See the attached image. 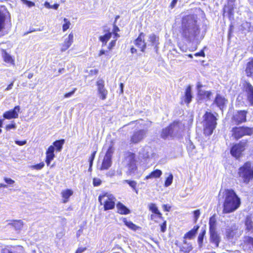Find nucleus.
Listing matches in <instances>:
<instances>
[{
    "instance_id": "obj_1",
    "label": "nucleus",
    "mask_w": 253,
    "mask_h": 253,
    "mask_svg": "<svg viewBox=\"0 0 253 253\" xmlns=\"http://www.w3.org/2000/svg\"><path fill=\"white\" fill-rule=\"evenodd\" d=\"M219 200H223V212L231 213L236 211L240 206L241 200L232 189L220 190L218 194Z\"/></svg>"
},
{
    "instance_id": "obj_2",
    "label": "nucleus",
    "mask_w": 253,
    "mask_h": 253,
    "mask_svg": "<svg viewBox=\"0 0 253 253\" xmlns=\"http://www.w3.org/2000/svg\"><path fill=\"white\" fill-rule=\"evenodd\" d=\"M197 17L192 14L184 16L181 21V34L189 41H193L199 35L200 30Z\"/></svg>"
},
{
    "instance_id": "obj_3",
    "label": "nucleus",
    "mask_w": 253,
    "mask_h": 253,
    "mask_svg": "<svg viewBox=\"0 0 253 253\" xmlns=\"http://www.w3.org/2000/svg\"><path fill=\"white\" fill-rule=\"evenodd\" d=\"M237 174L240 181L248 184L253 180V163L250 162L245 163L238 169Z\"/></svg>"
},
{
    "instance_id": "obj_4",
    "label": "nucleus",
    "mask_w": 253,
    "mask_h": 253,
    "mask_svg": "<svg viewBox=\"0 0 253 253\" xmlns=\"http://www.w3.org/2000/svg\"><path fill=\"white\" fill-rule=\"evenodd\" d=\"M204 133L207 135H211L216 127V118L211 113L206 112L204 116Z\"/></svg>"
},
{
    "instance_id": "obj_5",
    "label": "nucleus",
    "mask_w": 253,
    "mask_h": 253,
    "mask_svg": "<svg viewBox=\"0 0 253 253\" xmlns=\"http://www.w3.org/2000/svg\"><path fill=\"white\" fill-rule=\"evenodd\" d=\"M98 201L101 205L104 206L105 211L113 209L115 207L116 198L109 193H105L100 195Z\"/></svg>"
},
{
    "instance_id": "obj_6",
    "label": "nucleus",
    "mask_w": 253,
    "mask_h": 253,
    "mask_svg": "<svg viewBox=\"0 0 253 253\" xmlns=\"http://www.w3.org/2000/svg\"><path fill=\"white\" fill-rule=\"evenodd\" d=\"M231 136L235 139H239L245 135L253 134V128L248 127H234L231 130Z\"/></svg>"
},
{
    "instance_id": "obj_7",
    "label": "nucleus",
    "mask_w": 253,
    "mask_h": 253,
    "mask_svg": "<svg viewBox=\"0 0 253 253\" xmlns=\"http://www.w3.org/2000/svg\"><path fill=\"white\" fill-rule=\"evenodd\" d=\"M247 147V141H241L238 143L235 144L232 147L230 150L231 154L236 158H239L243 155V152Z\"/></svg>"
},
{
    "instance_id": "obj_8",
    "label": "nucleus",
    "mask_w": 253,
    "mask_h": 253,
    "mask_svg": "<svg viewBox=\"0 0 253 253\" xmlns=\"http://www.w3.org/2000/svg\"><path fill=\"white\" fill-rule=\"evenodd\" d=\"M127 162V172L129 174L134 173L137 169L135 155L132 153H129L126 158Z\"/></svg>"
},
{
    "instance_id": "obj_9",
    "label": "nucleus",
    "mask_w": 253,
    "mask_h": 253,
    "mask_svg": "<svg viewBox=\"0 0 253 253\" xmlns=\"http://www.w3.org/2000/svg\"><path fill=\"white\" fill-rule=\"evenodd\" d=\"M114 152V149L110 147L108 149L102 162V165L100 168V170L108 169L112 165V156Z\"/></svg>"
},
{
    "instance_id": "obj_10",
    "label": "nucleus",
    "mask_w": 253,
    "mask_h": 253,
    "mask_svg": "<svg viewBox=\"0 0 253 253\" xmlns=\"http://www.w3.org/2000/svg\"><path fill=\"white\" fill-rule=\"evenodd\" d=\"M247 112L245 111H238L234 113L231 121L235 125H239L246 121Z\"/></svg>"
},
{
    "instance_id": "obj_11",
    "label": "nucleus",
    "mask_w": 253,
    "mask_h": 253,
    "mask_svg": "<svg viewBox=\"0 0 253 253\" xmlns=\"http://www.w3.org/2000/svg\"><path fill=\"white\" fill-rule=\"evenodd\" d=\"M97 86V93L99 97L101 100H105L107 98L108 91L105 87L104 81L102 79L98 80L96 82Z\"/></svg>"
},
{
    "instance_id": "obj_12",
    "label": "nucleus",
    "mask_w": 253,
    "mask_h": 253,
    "mask_svg": "<svg viewBox=\"0 0 253 253\" xmlns=\"http://www.w3.org/2000/svg\"><path fill=\"white\" fill-rule=\"evenodd\" d=\"M147 130L140 129L133 132L130 137V142L136 144L142 141L146 137Z\"/></svg>"
},
{
    "instance_id": "obj_13",
    "label": "nucleus",
    "mask_w": 253,
    "mask_h": 253,
    "mask_svg": "<svg viewBox=\"0 0 253 253\" xmlns=\"http://www.w3.org/2000/svg\"><path fill=\"white\" fill-rule=\"evenodd\" d=\"M225 236L229 240L232 239L234 237L239 236L238 233V227L235 224H233L226 228Z\"/></svg>"
},
{
    "instance_id": "obj_14",
    "label": "nucleus",
    "mask_w": 253,
    "mask_h": 253,
    "mask_svg": "<svg viewBox=\"0 0 253 253\" xmlns=\"http://www.w3.org/2000/svg\"><path fill=\"white\" fill-rule=\"evenodd\" d=\"M169 126L173 137L179 135L184 129V125L179 122H174Z\"/></svg>"
},
{
    "instance_id": "obj_15",
    "label": "nucleus",
    "mask_w": 253,
    "mask_h": 253,
    "mask_svg": "<svg viewBox=\"0 0 253 253\" xmlns=\"http://www.w3.org/2000/svg\"><path fill=\"white\" fill-rule=\"evenodd\" d=\"M145 35L141 32L140 33L138 38L135 40V44L139 48L142 52H144L147 46V43L145 41Z\"/></svg>"
},
{
    "instance_id": "obj_16",
    "label": "nucleus",
    "mask_w": 253,
    "mask_h": 253,
    "mask_svg": "<svg viewBox=\"0 0 253 253\" xmlns=\"http://www.w3.org/2000/svg\"><path fill=\"white\" fill-rule=\"evenodd\" d=\"M74 34L72 32L69 34L68 37L65 38L63 43L61 45V52H63L68 49L74 42Z\"/></svg>"
},
{
    "instance_id": "obj_17",
    "label": "nucleus",
    "mask_w": 253,
    "mask_h": 253,
    "mask_svg": "<svg viewBox=\"0 0 253 253\" xmlns=\"http://www.w3.org/2000/svg\"><path fill=\"white\" fill-rule=\"evenodd\" d=\"M20 108L19 106H16L13 110L5 112L3 114V117L4 119L8 120L17 118L18 117V113L20 112Z\"/></svg>"
},
{
    "instance_id": "obj_18",
    "label": "nucleus",
    "mask_w": 253,
    "mask_h": 253,
    "mask_svg": "<svg viewBox=\"0 0 253 253\" xmlns=\"http://www.w3.org/2000/svg\"><path fill=\"white\" fill-rule=\"evenodd\" d=\"M139 154L142 156L144 159H152L155 157V154L151 148L149 146H145L139 151Z\"/></svg>"
},
{
    "instance_id": "obj_19",
    "label": "nucleus",
    "mask_w": 253,
    "mask_h": 253,
    "mask_svg": "<svg viewBox=\"0 0 253 253\" xmlns=\"http://www.w3.org/2000/svg\"><path fill=\"white\" fill-rule=\"evenodd\" d=\"M148 46H154L155 49L156 51L158 50V45L159 44V37L155 34L152 33L148 36Z\"/></svg>"
},
{
    "instance_id": "obj_20",
    "label": "nucleus",
    "mask_w": 253,
    "mask_h": 253,
    "mask_svg": "<svg viewBox=\"0 0 253 253\" xmlns=\"http://www.w3.org/2000/svg\"><path fill=\"white\" fill-rule=\"evenodd\" d=\"M55 148L53 146L50 145L46 151L45 162L47 166H49L51 161L55 158L54 155Z\"/></svg>"
},
{
    "instance_id": "obj_21",
    "label": "nucleus",
    "mask_w": 253,
    "mask_h": 253,
    "mask_svg": "<svg viewBox=\"0 0 253 253\" xmlns=\"http://www.w3.org/2000/svg\"><path fill=\"white\" fill-rule=\"evenodd\" d=\"M245 89L249 102L253 105V86L250 83H247L245 85Z\"/></svg>"
},
{
    "instance_id": "obj_22",
    "label": "nucleus",
    "mask_w": 253,
    "mask_h": 253,
    "mask_svg": "<svg viewBox=\"0 0 253 253\" xmlns=\"http://www.w3.org/2000/svg\"><path fill=\"white\" fill-rule=\"evenodd\" d=\"M210 242L215 245L216 247H218L220 239L219 235L215 230L210 231Z\"/></svg>"
},
{
    "instance_id": "obj_23",
    "label": "nucleus",
    "mask_w": 253,
    "mask_h": 253,
    "mask_svg": "<svg viewBox=\"0 0 253 253\" xmlns=\"http://www.w3.org/2000/svg\"><path fill=\"white\" fill-rule=\"evenodd\" d=\"M227 101V100L225 99L224 97L219 94H217L216 96L214 102L220 109H222L224 107Z\"/></svg>"
},
{
    "instance_id": "obj_24",
    "label": "nucleus",
    "mask_w": 253,
    "mask_h": 253,
    "mask_svg": "<svg viewBox=\"0 0 253 253\" xmlns=\"http://www.w3.org/2000/svg\"><path fill=\"white\" fill-rule=\"evenodd\" d=\"M193 249V247L190 243H188L185 240L183 242L182 244L180 246V251L184 253H189Z\"/></svg>"
},
{
    "instance_id": "obj_25",
    "label": "nucleus",
    "mask_w": 253,
    "mask_h": 253,
    "mask_svg": "<svg viewBox=\"0 0 253 253\" xmlns=\"http://www.w3.org/2000/svg\"><path fill=\"white\" fill-rule=\"evenodd\" d=\"M245 226L246 232L253 233V221L251 216H248L245 220Z\"/></svg>"
},
{
    "instance_id": "obj_26",
    "label": "nucleus",
    "mask_w": 253,
    "mask_h": 253,
    "mask_svg": "<svg viewBox=\"0 0 253 253\" xmlns=\"http://www.w3.org/2000/svg\"><path fill=\"white\" fill-rule=\"evenodd\" d=\"M212 95L211 91L205 90H199V93H198V97L202 99L210 100Z\"/></svg>"
},
{
    "instance_id": "obj_27",
    "label": "nucleus",
    "mask_w": 253,
    "mask_h": 253,
    "mask_svg": "<svg viewBox=\"0 0 253 253\" xmlns=\"http://www.w3.org/2000/svg\"><path fill=\"white\" fill-rule=\"evenodd\" d=\"M1 54L4 62L11 64H14V60L12 58L11 56L5 50L1 49Z\"/></svg>"
},
{
    "instance_id": "obj_28",
    "label": "nucleus",
    "mask_w": 253,
    "mask_h": 253,
    "mask_svg": "<svg viewBox=\"0 0 253 253\" xmlns=\"http://www.w3.org/2000/svg\"><path fill=\"white\" fill-rule=\"evenodd\" d=\"M199 228L198 226H195L193 228L186 233L184 236V239H192L195 236Z\"/></svg>"
},
{
    "instance_id": "obj_29",
    "label": "nucleus",
    "mask_w": 253,
    "mask_h": 253,
    "mask_svg": "<svg viewBox=\"0 0 253 253\" xmlns=\"http://www.w3.org/2000/svg\"><path fill=\"white\" fill-rule=\"evenodd\" d=\"M116 207L118 210V212L120 214H127L130 212L129 210L120 202H119L117 204Z\"/></svg>"
},
{
    "instance_id": "obj_30",
    "label": "nucleus",
    "mask_w": 253,
    "mask_h": 253,
    "mask_svg": "<svg viewBox=\"0 0 253 253\" xmlns=\"http://www.w3.org/2000/svg\"><path fill=\"white\" fill-rule=\"evenodd\" d=\"M73 194V191L70 189H66L61 192L62 197L63 199V203H66L68 201L70 196Z\"/></svg>"
},
{
    "instance_id": "obj_31",
    "label": "nucleus",
    "mask_w": 253,
    "mask_h": 253,
    "mask_svg": "<svg viewBox=\"0 0 253 253\" xmlns=\"http://www.w3.org/2000/svg\"><path fill=\"white\" fill-rule=\"evenodd\" d=\"M192 98L191 87L190 86H189L186 89L184 100L186 103L189 104L191 102Z\"/></svg>"
},
{
    "instance_id": "obj_32",
    "label": "nucleus",
    "mask_w": 253,
    "mask_h": 253,
    "mask_svg": "<svg viewBox=\"0 0 253 253\" xmlns=\"http://www.w3.org/2000/svg\"><path fill=\"white\" fill-rule=\"evenodd\" d=\"M112 36V33L108 31L103 36H100L99 40L102 42V46L105 45Z\"/></svg>"
},
{
    "instance_id": "obj_33",
    "label": "nucleus",
    "mask_w": 253,
    "mask_h": 253,
    "mask_svg": "<svg viewBox=\"0 0 253 253\" xmlns=\"http://www.w3.org/2000/svg\"><path fill=\"white\" fill-rule=\"evenodd\" d=\"M169 136L170 137H173L170 128L169 126L167 127H166L165 128H164L161 133V137L163 138L166 139Z\"/></svg>"
},
{
    "instance_id": "obj_34",
    "label": "nucleus",
    "mask_w": 253,
    "mask_h": 253,
    "mask_svg": "<svg viewBox=\"0 0 253 253\" xmlns=\"http://www.w3.org/2000/svg\"><path fill=\"white\" fill-rule=\"evenodd\" d=\"M162 174V171L159 169H156L150 173V174L148 175H147L145 177V179H148L149 178H159Z\"/></svg>"
},
{
    "instance_id": "obj_35",
    "label": "nucleus",
    "mask_w": 253,
    "mask_h": 253,
    "mask_svg": "<svg viewBox=\"0 0 253 253\" xmlns=\"http://www.w3.org/2000/svg\"><path fill=\"white\" fill-rule=\"evenodd\" d=\"M245 72L248 77H251L253 74V59L247 64Z\"/></svg>"
},
{
    "instance_id": "obj_36",
    "label": "nucleus",
    "mask_w": 253,
    "mask_h": 253,
    "mask_svg": "<svg viewBox=\"0 0 253 253\" xmlns=\"http://www.w3.org/2000/svg\"><path fill=\"white\" fill-rule=\"evenodd\" d=\"M123 221L125 224L129 229L136 231L139 227L133 223L131 221H128L126 218H124Z\"/></svg>"
},
{
    "instance_id": "obj_37",
    "label": "nucleus",
    "mask_w": 253,
    "mask_h": 253,
    "mask_svg": "<svg viewBox=\"0 0 253 253\" xmlns=\"http://www.w3.org/2000/svg\"><path fill=\"white\" fill-rule=\"evenodd\" d=\"M65 142L64 139L56 140L53 143V146L55 147L56 150L58 152H60L62 149L63 145Z\"/></svg>"
},
{
    "instance_id": "obj_38",
    "label": "nucleus",
    "mask_w": 253,
    "mask_h": 253,
    "mask_svg": "<svg viewBox=\"0 0 253 253\" xmlns=\"http://www.w3.org/2000/svg\"><path fill=\"white\" fill-rule=\"evenodd\" d=\"M15 229L19 230L21 229L23 225V222L22 220H14L10 223Z\"/></svg>"
},
{
    "instance_id": "obj_39",
    "label": "nucleus",
    "mask_w": 253,
    "mask_h": 253,
    "mask_svg": "<svg viewBox=\"0 0 253 253\" xmlns=\"http://www.w3.org/2000/svg\"><path fill=\"white\" fill-rule=\"evenodd\" d=\"M206 234V230H204L202 233H200L198 237V243L199 248L201 249L203 246V240L204 237Z\"/></svg>"
},
{
    "instance_id": "obj_40",
    "label": "nucleus",
    "mask_w": 253,
    "mask_h": 253,
    "mask_svg": "<svg viewBox=\"0 0 253 253\" xmlns=\"http://www.w3.org/2000/svg\"><path fill=\"white\" fill-rule=\"evenodd\" d=\"M5 14L0 10V32L2 31L5 27Z\"/></svg>"
},
{
    "instance_id": "obj_41",
    "label": "nucleus",
    "mask_w": 253,
    "mask_h": 253,
    "mask_svg": "<svg viewBox=\"0 0 253 253\" xmlns=\"http://www.w3.org/2000/svg\"><path fill=\"white\" fill-rule=\"evenodd\" d=\"M149 210L155 214H157L159 216L161 215V213L158 210V208L157 207L156 205L155 204H150L149 206Z\"/></svg>"
},
{
    "instance_id": "obj_42",
    "label": "nucleus",
    "mask_w": 253,
    "mask_h": 253,
    "mask_svg": "<svg viewBox=\"0 0 253 253\" xmlns=\"http://www.w3.org/2000/svg\"><path fill=\"white\" fill-rule=\"evenodd\" d=\"M215 218L214 217H211L209 221L210 231L215 230Z\"/></svg>"
},
{
    "instance_id": "obj_43",
    "label": "nucleus",
    "mask_w": 253,
    "mask_h": 253,
    "mask_svg": "<svg viewBox=\"0 0 253 253\" xmlns=\"http://www.w3.org/2000/svg\"><path fill=\"white\" fill-rule=\"evenodd\" d=\"M173 181V175L171 173H169V176L166 178L165 182V186L168 187L170 185Z\"/></svg>"
},
{
    "instance_id": "obj_44",
    "label": "nucleus",
    "mask_w": 253,
    "mask_h": 253,
    "mask_svg": "<svg viewBox=\"0 0 253 253\" xmlns=\"http://www.w3.org/2000/svg\"><path fill=\"white\" fill-rule=\"evenodd\" d=\"M64 21L65 23L63 25L62 30L63 32H65L69 28L71 25V23L68 19L65 18H64Z\"/></svg>"
},
{
    "instance_id": "obj_45",
    "label": "nucleus",
    "mask_w": 253,
    "mask_h": 253,
    "mask_svg": "<svg viewBox=\"0 0 253 253\" xmlns=\"http://www.w3.org/2000/svg\"><path fill=\"white\" fill-rule=\"evenodd\" d=\"M244 242L246 244L252 245L253 247V238L250 237L249 236H245L244 237Z\"/></svg>"
},
{
    "instance_id": "obj_46",
    "label": "nucleus",
    "mask_w": 253,
    "mask_h": 253,
    "mask_svg": "<svg viewBox=\"0 0 253 253\" xmlns=\"http://www.w3.org/2000/svg\"><path fill=\"white\" fill-rule=\"evenodd\" d=\"M124 182H126L133 189H135V187H136V184H137V183L136 181H130V180H124Z\"/></svg>"
},
{
    "instance_id": "obj_47",
    "label": "nucleus",
    "mask_w": 253,
    "mask_h": 253,
    "mask_svg": "<svg viewBox=\"0 0 253 253\" xmlns=\"http://www.w3.org/2000/svg\"><path fill=\"white\" fill-rule=\"evenodd\" d=\"M21 0L23 2V4H26L29 7L34 6L35 5L34 2L31 1H29L28 0Z\"/></svg>"
},
{
    "instance_id": "obj_48",
    "label": "nucleus",
    "mask_w": 253,
    "mask_h": 253,
    "mask_svg": "<svg viewBox=\"0 0 253 253\" xmlns=\"http://www.w3.org/2000/svg\"><path fill=\"white\" fill-rule=\"evenodd\" d=\"M201 212L199 210H196L194 211V220L196 222L200 215Z\"/></svg>"
},
{
    "instance_id": "obj_49",
    "label": "nucleus",
    "mask_w": 253,
    "mask_h": 253,
    "mask_svg": "<svg viewBox=\"0 0 253 253\" xmlns=\"http://www.w3.org/2000/svg\"><path fill=\"white\" fill-rule=\"evenodd\" d=\"M44 166V164L43 162H41L40 163V164H37V165H34L33 166H32V168L34 169H42L43 167Z\"/></svg>"
},
{
    "instance_id": "obj_50",
    "label": "nucleus",
    "mask_w": 253,
    "mask_h": 253,
    "mask_svg": "<svg viewBox=\"0 0 253 253\" xmlns=\"http://www.w3.org/2000/svg\"><path fill=\"white\" fill-rule=\"evenodd\" d=\"M16 124L15 123H13V124H11L7 125L5 126V129L7 131H9V130H10L11 129H16Z\"/></svg>"
},
{
    "instance_id": "obj_51",
    "label": "nucleus",
    "mask_w": 253,
    "mask_h": 253,
    "mask_svg": "<svg viewBox=\"0 0 253 253\" xmlns=\"http://www.w3.org/2000/svg\"><path fill=\"white\" fill-rule=\"evenodd\" d=\"M101 183V180L99 178H95L93 180V184L94 186H99Z\"/></svg>"
},
{
    "instance_id": "obj_52",
    "label": "nucleus",
    "mask_w": 253,
    "mask_h": 253,
    "mask_svg": "<svg viewBox=\"0 0 253 253\" xmlns=\"http://www.w3.org/2000/svg\"><path fill=\"white\" fill-rule=\"evenodd\" d=\"M96 151H94L92 154L91 155V156L89 158V165H90V168L91 167L92 165V163H93V160L94 159V157H95V154H96Z\"/></svg>"
},
{
    "instance_id": "obj_53",
    "label": "nucleus",
    "mask_w": 253,
    "mask_h": 253,
    "mask_svg": "<svg viewBox=\"0 0 253 253\" xmlns=\"http://www.w3.org/2000/svg\"><path fill=\"white\" fill-rule=\"evenodd\" d=\"M76 90H77V88H74L72 91L65 94H64V97L65 98L70 97L72 95L74 94V93L76 91Z\"/></svg>"
},
{
    "instance_id": "obj_54",
    "label": "nucleus",
    "mask_w": 253,
    "mask_h": 253,
    "mask_svg": "<svg viewBox=\"0 0 253 253\" xmlns=\"http://www.w3.org/2000/svg\"><path fill=\"white\" fill-rule=\"evenodd\" d=\"M4 180L8 184L11 185L14 183L15 181L10 178L4 177Z\"/></svg>"
},
{
    "instance_id": "obj_55",
    "label": "nucleus",
    "mask_w": 253,
    "mask_h": 253,
    "mask_svg": "<svg viewBox=\"0 0 253 253\" xmlns=\"http://www.w3.org/2000/svg\"><path fill=\"white\" fill-rule=\"evenodd\" d=\"M166 226H167V224H166V221H165L162 224L160 225V227H161V231L162 232H165L166 230Z\"/></svg>"
},
{
    "instance_id": "obj_56",
    "label": "nucleus",
    "mask_w": 253,
    "mask_h": 253,
    "mask_svg": "<svg viewBox=\"0 0 253 253\" xmlns=\"http://www.w3.org/2000/svg\"><path fill=\"white\" fill-rule=\"evenodd\" d=\"M116 40L112 41L108 45V49H111L116 44Z\"/></svg>"
},
{
    "instance_id": "obj_57",
    "label": "nucleus",
    "mask_w": 253,
    "mask_h": 253,
    "mask_svg": "<svg viewBox=\"0 0 253 253\" xmlns=\"http://www.w3.org/2000/svg\"><path fill=\"white\" fill-rule=\"evenodd\" d=\"M27 143L26 140L24 141H15V143L19 146H22L25 145Z\"/></svg>"
},
{
    "instance_id": "obj_58",
    "label": "nucleus",
    "mask_w": 253,
    "mask_h": 253,
    "mask_svg": "<svg viewBox=\"0 0 253 253\" xmlns=\"http://www.w3.org/2000/svg\"><path fill=\"white\" fill-rule=\"evenodd\" d=\"M170 208H171L170 206H169L168 205H164L163 206V208L164 210L165 211H169Z\"/></svg>"
},
{
    "instance_id": "obj_59",
    "label": "nucleus",
    "mask_w": 253,
    "mask_h": 253,
    "mask_svg": "<svg viewBox=\"0 0 253 253\" xmlns=\"http://www.w3.org/2000/svg\"><path fill=\"white\" fill-rule=\"evenodd\" d=\"M195 56H205V53L203 50H201L200 52L196 53L195 54Z\"/></svg>"
},
{
    "instance_id": "obj_60",
    "label": "nucleus",
    "mask_w": 253,
    "mask_h": 253,
    "mask_svg": "<svg viewBox=\"0 0 253 253\" xmlns=\"http://www.w3.org/2000/svg\"><path fill=\"white\" fill-rule=\"evenodd\" d=\"M13 83L14 82H12L11 83H10L8 86L7 87L5 88V90L6 91H8V90H9L10 89H12L13 86Z\"/></svg>"
},
{
    "instance_id": "obj_61",
    "label": "nucleus",
    "mask_w": 253,
    "mask_h": 253,
    "mask_svg": "<svg viewBox=\"0 0 253 253\" xmlns=\"http://www.w3.org/2000/svg\"><path fill=\"white\" fill-rule=\"evenodd\" d=\"M86 250V248H79L76 253H81L84 252Z\"/></svg>"
},
{
    "instance_id": "obj_62",
    "label": "nucleus",
    "mask_w": 253,
    "mask_h": 253,
    "mask_svg": "<svg viewBox=\"0 0 253 253\" xmlns=\"http://www.w3.org/2000/svg\"><path fill=\"white\" fill-rule=\"evenodd\" d=\"M177 0H172V2L170 3V7L171 8H173L175 6Z\"/></svg>"
},
{
    "instance_id": "obj_63",
    "label": "nucleus",
    "mask_w": 253,
    "mask_h": 253,
    "mask_svg": "<svg viewBox=\"0 0 253 253\" xmlns=\"http://www.w3.org/2000/svg\"><path fill=\"white\" fill-rule=\"evenodd\" d=\"M203 86V85L200 83H198L197 87L198 89V93H199V90H202L201 88Z\"/></svg>"
},
{
    "instance_id": "obj_64",
    "label": "nucleus",
    "mask_w": 253,
    "mask_h": 253,
    "mask_svg": "<svg viewBox=\"0 0 253 253\" xmlns=\"http://www.w3.org/2000/svg\"><path fill=\"white\" fill-rule=\"evenodd\" d=\"M44 6L47 8H50L51 7V5H50L49 3L47 1L45 2Z\"/></svg>"
}]
</instances>
